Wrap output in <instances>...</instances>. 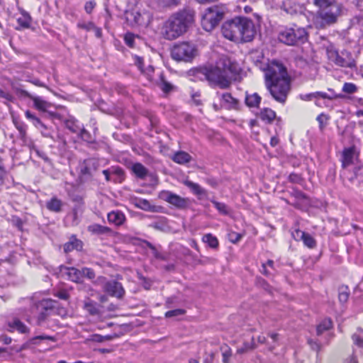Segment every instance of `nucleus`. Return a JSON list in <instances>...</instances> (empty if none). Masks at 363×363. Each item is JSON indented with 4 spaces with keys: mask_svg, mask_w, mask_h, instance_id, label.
Masks as SVG:
<instances>
[{
    "mask_svg": "<svg viewBox=\"0 0 363 363\" xmlns=\"http://www.w3.org/2000/svg\"><path fill=\"white\" fill-rule=\"evenodd\" d=\"M266 86L272 96L284 104L291 89V79L282 64L273 61L264 71Z\"/></svg>",
    "mask_w": 363,
    "mask_h": 363,
    "instance_id": "f257e3e1",
    "label": "nucleus"
},
{
    "mask_svg": "<svg viewBox=\"0 0 363 363\" xmlns=\"http://www.w3.org/2000/svg\"><path fill=\"white\" fill-rule=\"evenodd\" d=\"M240 71L238 65L230 60L227 56H221L213 67H201L197 69L198 74H202L212 84L221 89H225L230 84V80Z\"/></svg>",
    "mask_w": 363,
    "mask_h": 363,
    "instance_id": "f03ea898",
    "label": "nucleus"
},
{
    "mask_svg": "<svg viewBox=\"0 0 363 363\" xmlns=\"http://www.w3.org/2000/svg\"><path fill=\"white\" fill-rule=\"evenodd\" d=\"M221 30L224 38L237 43L252 41L256 33L253 21L246 17H235L225 21Z\"/></svg>",
    "mask_w": 363,
    "mask_h": 363,
    "instance_id": "7ed1b4c3",
    "label": "nucleus"
},
{
    "mask_svg": "<svg viewBox=\"0 0 363 363\" xmlns=\"http://www.w3.org/2000/svg\"><path fill=\"white\" fill-rule=\"evenodd\" d=\"M314 5L318 8L314 23L318 28H325L336 23L344 14V6L334 0H314Z\"/></svg>",
    "mask_w": 363,
    "mask_h": 363,
    "instance_id": "20e7f679",
    "label": "nucleus"
},
{
    "mask_svg": "<svg viewBox=\"0 0 363 363\" xmlns=\"http://www.w3.org/2000/svg\"><path fill=\"white\" fill-rule=\"evenodd\" d=\"M194 20V12L189 9L179 11L172 15L164 23L162 35L165 39L172 40L186 33Z\"/></svg>",
    "mask_w": 363,
    "mask_h": 363,
    "instance_id": "39448f33",
    "label": "nucleus"
},
{
    "mask_svg": "<svg viewBox=\"0 0 363 363\" xmlns=\"http://www.w3.org/2000/svg\"><path fill=\"white\" fill-rule=\"evenodd\" d=\"M308 35L305 28L297 26L285 28L279 34V41L287 45L303 43L306 41Z\"/></svg>",
    "mask_w": 363,
    "mask_h": 363,
    "instance_id": "423d86ee",
    "label": "nucleus"
},
{
    "mask_svg": "<svg viewBox=\"0 0 363 363\" xmlns=\"http://www.w3.org/2000/svg\"><path fill=\"white\" fill-rule=\"evenodd\" d=\"M196 52L194 44L182 42L173 46L171 55L176 61L190 62L196 55Z\"/></svg>",
    "mask_w": 363,
    "mask_h": 363,
    "instance_id": "0eeeda50",
    "label": "nucleus"
},
{
    "mask_svg": "<svg viewBox=\"0 0 363 363\" xmlns=\"http://www.w3.org/2000/svg\"><path fill=\"white\" fill-rule=\"evenodd\" d=\"M124 16L127 24L133 28L146 27L151 21L149 13H140L135 9L125 11Z\"/></svg>",
    "mask_w": 363,
    "mask_h": 363,
    "instance_id": "6e6552de",
    "label": "nucleus"
},
{
    "mask_svg": "<svg viewBox=\"0 0 363 363\" xmlns=\"http://www.w3.org/2000/svg\"><path fill=\"white\" fill-rule=\"evenodd\" d=\"M223 18V13L216 8L208 9L201 19V25L206 31L212 30Z\"/></svg>",
    "mask_w": 363,
    "mask_h": 363,
    "instance_id": "1a4fd4ad",
    "label": "nucleus"
},
{
    "mask_svg": "<svg viewBox=\"0 0 363 363\" xmlns=\"http://www.w3.org/2000/svg\"><path fill=\"white\" fill-rule=\"evenodd\" d=\"M159 197L177 208L184 209L189 205V199L188 198L181 197L169 191H162L159 194Z\"/></svg>",
    "mask_w": 363,
    "mask_h": 363,
    "instance_id": "9d476101",
    "label": "nucleus"
},
{
    "mask_svg": "<svg viewBox=\"0 0 363 363\" xmlns=\"http://www.w3.org/2000/svg\"><path fill=\"white\" fill-rule=\"evenodd\" d=\"M216 96L219 99V104L213 103V106L216 111H218L221 108H225L227 110L238 109L239 102L233 98L229 93H216Z\"/></svg>",
    "mask_w": 363,
    "mask_h": 363,
    "instance_id": "9b49d317",
    "label": "nucleus"
},
{
    "mask_svg": "<svg viewBox=\"0 0 363 363\" xmlns=\"http://www.w3.org/2000/svg\"><path fill=\"white\" fill-rule=\"evenodd\" d=\"M104 291L112 296L121 298L124 294L122 285L116 281H108L104 284Z\"/></svg>",
    "mask_w": 363,
    "mask_h": 363,
    "instance_id": "f8f14e48",
    "label": "nucleus"
},
{
    "mask_svg": "<svg viewBox=\"0 0 363 363\" xmlns=\"http://www.w3.org/2000/svg\"><path fill=\"white\" fill-rule=\"evenodd\" d=\"M133 60L135 65L138 67L141 73L145 75L150 81H152L155 72L154 67L151 65H148L145 67L143 59L140 57L134 56Z\"/></svg>",
    "mask_w": 363,
    "mask_h": 363,
    "instance_id": "ddd939ff",
    "label": "nucleus"
},
{
    "mask_svg": "<svg viewBox=\"0 0 363 363\" xmlns=\"http://www.w3.org/2000/svg\"><path fill=\"white\" fill-rule=\"evenodd\" d=\"M83 308L90 315L100 317L102 315V306L89 298L84 301Z\"/></svg>",
    "mask_w": 363,
    "mask_h": 363,
    "instance_id": "4468645a",
    "label": "nucleus"
},
{
    "mask_svg": "<svg viewBox=\"0 0 363 363\" xmlns=\"http://www.w3.org/2000/svg\"><path fill=\"white\" fill-rule=\"evenodd\" d=\"M292 235L296 240H303L304 245L309 248H314L316 245L315 239L310 234L303 231L296 230Z\"/></svg>",
    "mask_w": 363,
    "mask_h": 363,
    "instance_id": "2eb2a0df",
    "label": "nucleus"
},
{
    "mask_svg": "<svg viewBox=\"0 0 363 363\" xmlns=\"http://www.w3.org/2000/svg\"><path fill=\"white\" fill-rule=\"evenodd\" d=\"M300 98L304 101H311L313 99H317V101H315V104L319 106L320 104L318 101V99L319 98L333 99L335 98H344V96L342 94H337V95H335L334 96H328L325 92L317 91V92L311 93V94H301L300 96Z\"/></svg>",
    "mask_w": 363,
    "mask_h": 363,
    "instance_id": "dca6fc26",
    "label": "nucleus"
},
{
    "mask_svg": "<svg viewBox=\"0 0 363 363\" xmlns=\"http://www.w3.org/2000/svg\"><path fill=\"white\" fill-rule=\"evenodd\" d=\"M335 64L345 67H352L355 66V62L351 53L346 50L341 52Z\"/></svg>",
    "mask_w": 363,
    "mask_h": 363,
    "instance_id": "f3484780",
    "label": "nucleus"
},
{
    "mask_svg": "<svg viewBox=\"0 0 363 363\" xmlns=\"http://www.w3.org/2000/svg\"><path fill=\"white\" fill-rule=\"evenodd\" d=\"M357 156L355 147L352 146L345 148L342 152V165L343 168H346L353 163V160Z\"/></svg>",
    "mask_w": 363,
    "mask_h": 363,
    "instance_id": "a211bd4d",
    "label": "nucleus"
},
{
    "mask_svg": "<svg viewBox=\"0 0 363 363\" xmlns=\"http://www.w3.org/2000/svg\"><path fill=\"white\" fill-rule=\"evenodd\" d=\"M281 8L286 13L290 15L296 14L301 10L299 4L292 0H284Z\"/></svg>",
    "mask_w": 363,
    "mask_h": 363,
    "instance_id": "6ab92c4d",
    "label": "nucleus"
},
{
    "mask_svg": "<svg viewBox=\"0 0 363 363\" xmlns=\"http://www.w3.org/2000/svg\"><path fill=\"white\" fill-rule=\"evenodd\" d=\"M82 249V242L72 236L69 240L64 245V252L68 253L69 252L76 250H81Z\"/></svg>",
    "mask_w": 363,
    "mask_h": 363,
    "instance_id": "aec40b11",
    "label": "nucleus"
},
{
    "mask_svg": "<svg viewBox=\"0 0 363 363\" xmlns=\"http://www.w3.org/2000/svg\"><path fill=\"white\" fill-rule=\"evenodd\" d=\"M171 158L174 162L179 164H186L192 160L191 156L184 151L176 152Z\"/></svg>",
    "mask_w": 363,
    "mask_h": 363,
    "instance_id": "412c9836",
    "label": "nucleus"
},
{
    "mask_svg": "<svg viewBox=\"0 0 363 363\" xmlns=\"http://www.w3.org/2000/svg\"><path fill=\"white\" fill-rule=\"evenodd\" d=\"M32 101L33 102V107L39 111L46 112L51 106V103L38 96H34Z\"/></svg>",
    "mask_w": 363,
    "mask_h": 363,
    "instance_id": "4be33fe9",
    "label": "nucleus"
},
{
    "mask_svg": "<svg viewBox=\"0 0 363 363\" xmlns=\"http://www.w3.org/2000/svg\"><path fill=\"white\" fill-rule=\"evenodd\" d=\"M88 230L96 235H108L111 233V229L108 227L104 226L99 224H92L88 227Z\"/></svg>",
    "mask_w": 363,
    "mask_h": 363,
    "instance_id": "5701e85b",
    "label": "nucleus"
},
{
    "mask_svg": "<svg viewBox=\"0 0 363 363\" xmlns=\"http://www.w3.org/2000/svg\"><path fill=\"white\" fill-rule=\"evenodd\" d=\"M108 220L116 225H120L123 223L125 216L120 211H112L108 214Z\"/></svg>",
    "mask_w": 363,
    "mask_h": 363,
    "instance_id": "b1692460",
    "label": "nucleus"
},
{
    "mask_svg": "<svg viewBox=\"0 0 363 363\" xmlns=\"http://www.w3.org/2000/svg\"><path fill=\"white\" fill-rule=\"evenodd\" d=\"M63 122L66 128L69 129L71 132L74 133H78L80 130L81 125L73 116H69V118L65 119Z\"/></svg>",
    "mask_w": 363,
    "mask_h": 363,
    "instance_id": "393cba45",
    "label": "nucleus"
},
{
    "mask_svg": "<svg viewBox=\"0 0 363 363\" xmlns=\"http://www.w3.org/2000/svg\"><path fill=\"white\" fill-rule=\"evenodd\" d=\"M62 202L61 200L54 197L46 203V207L48 210L53 212H60L62 210Z\"/></svg>",
    "mask_w": 363,
    "mask_h": 363,
    "instance_id": "a878e982",
    "label": "nucleus"
},
{
    "mask_svg": "<svg viewBox=\"0 0 363 363\" xmlns=\"http://www.w3.org/2000/svg\"><path fill=\"white\" fill-rule=\"evenodd\" d=\"M134 174L140 179H144L148 174L147 169L141 163H135L132 167Z\"/></svg>",
    "mask_w": 363,
    "mask_h": 363,
    "instance_id": "bb28decb",
    "label": "nucleus"
},
{
    "mask_svg": "<svg viewBox=\"0 0 363 363\" xmlns=\"http://www.w3.org/2000/svg\"><path fill=\"white\" fill-rule=\"evenodd\" d=\"M9 326L12 329L18 330L21 333H27L29 331L28 327L17 318L10 322Z\"/></svg>",
    "mask_w": 363,
    "mask_h": 363,
    "instance_id": "cd10ccee",
    "label": "nucleus"
},
{
    "mask_svg": "<svg viewBox=\"0 0 363 363\" xmlns=\"http://www.w3.org/2000/svg\"><path fill=\"white\" fill-rule=\"evenodd\" d=\"M144 243L151 250L152 254L155 258L161 260H165L167 259L168 255L166 252H160L148 241H145Z\"/></svg>",
    "mask_w": 363,
    "mask_h": 363,
    "instance_id": "c85d7f7f",
    "label": "nucleus"
},
{
    "mask_svg": "<svg viewBox=\"0 0 363 363\" xmlns=\"http://www.w3.org/2000/svg\"><path fill=\"white\" fill-rule=\"evenodd\" d=\"M202 241L206 243L212 249H217L219 245V242L217 238L211 233L204 235L202 238Z\"/></svg>",
    "mask_w": 363,
    "mask_h": 363,
    "instance_id": "c756f323",
    "label": "nucleus"
},
{
    "mask_svg": "<svg viewBox=\"0 0 363 363\" xmlns=\"http://www.w3.org/2000/svg\"><path fill=\"white\" fill-rule=\"evenodd\" d=\"M261 97L257 94H247L245 97L246 105L249 107H258Z\"/></svg>",
    "mask_w": 363,
    "mask_h": 363,
    "instance_id": "7c9ffc66",
    "label": "nucleus"
},
{
    "mask_svg": "<svg viewBox=\"0 0 363 363\" xmlns=\"http://www.w3.org/2000/svg\"><path fill=\"white\" fill-rule=\"evenodd\" d=\"M276 117V113L271 108H264L260 112V118L263 121L271 123Z\"/></svg>",
    "mask_w": 363,
    "mask_h": 363,
    "instance_id": "2f4dec72",
    "label": "nucleus"
},
{
    "mask_svg": "<svg viewBox=\"0 0 363 363\" xmlns=\"http://www.w3.org/2000/svg\"><path fill=\"white\" fill-rule=\"evenodd\" d=\"M184 184L196 195H203L205 194V190L198 184L186 180L184 182Z\"/></svg>",
    "mask_w": 363,
    "mask_h": 363,
    "instance_id": "473e14b6",
    "label": "nucleus"
},
{
    "mask_svg": "<svg viewBox=\"0 0 363 363\" xmlns=\"http://www.w3.org/2000/svg\"><path fill=\"white\" fill-rule=\"evenodd\" d=\"M157 84L164 93H168L173 89V86L164 79L162 73L160 74V79L157 82Z\"/></svg>",
    "mask_w": 363,
    "mask_h": 363,
    "instance_id": "72a5a7b5",
    "label": "nucleus"
},
{
    "mask_svg": "<svg viewBox=\"0 0 363 363\" xmlns=\"http://www.w3.org/2000/svg\"><path fill=\"white\" fill-rule=\"evenodd\" d=\"M30 16L28 13L23 12L21 14V16L17 18V22L19 26L23 28H28L30 24Z\"/></svg>",
    "mask_w": 363,
    "mask_h": 363,
    "instance_id": "f704fd0d",
    "label": "nucleus"
},
{
    "mask_svg": "<svg viewBox=\"0 0 363 363\" xmlns=\"http://www.w3.org/2000/svg\"><path fill=\"white\" fill-rule=\"evenodd\" d=\"M223 356V362L228 363L232 356V350L228 345L223 344L220 347Z\"/></svg>",
    "mask_w": 363,
    "mask_h": 363,
    "instance_id": "c9c22d12",
    "label": "nucleus"
},
{
    "mask_svg": "<svg viewBox=\"0 0 363 363\" xmlns=\"http://www.w3.org/2000/svg\"><path fill=\"white\" fill-rule=\"evenodd\" d=\"M150 226L156 230L165 232L168 230L169 227L167 225L165 218H162L157 221L152 223Z\"/></svg>",
    "mask_w": 363,
    "mask_h": 363,
    "instance_id": "e433bc0d",
    "label": "nucleus"
},
{
    "mask_svg": "<svg viewBox=\"0 0 363 363\" xmlns=\"http://www.w3.org/2000/svg\"><path fill=\"white\" fill-rule=\"evenodd\" d=\"M14 93L22 99L29 98L32 100L33 95L30 94L26 90L23 89L21 86H13Z\"/></svg>",
    "mask_w": 363,
    "mask_h": 363,
    "instance_id": "4c0bfd02",
    "label": "nucleus"
},
{
    "mask_svg": "<svg viewBox=\"0 0 363 363\" xmlns=\"http://www.w3.org/2000/svg\"><path fill=\"white\" fill-rule=\"evenodd\" d=\"M332 327V321L330 319H325L320 324L317 326V334L320 335L324 331L329 330Z\"/></svg>",
    "mask_w": 363,
    "mask_h": 363,
    "instance_id": "58836bf2",
    "label": "nucleus"
},
{
    "mask_svg": "<svg viewBox=\"0 0 363 363\" xmlns=\"http://www.w3.org/2000/svg\"><path fill=\"white\" fill-rule=\"evenodd\" d=\"M111 174L116 176V177L113 179V181L115 182H121L123 179L124 172L120 167H112Z\"/></svg>",
    "mask_w": 363,
    "mask_h": 363,
    "instance_id": "ea45409f",
    "label": "nucleus"
},
{
    "mask_svg": "<svg viewBox=\"0 0 363 363\" xmlns=\"http://www.w3.org/2000/svg\"><path fill=\"white\" fill-rule=\"evenodd\" d=\"M352 340L358 347L363 348V330H359L352 335Z\"/></svg>",
    "mask_w": 363,
    "mask_h": 363,
    "instance_id": "a19ab883",
    "label": "nucleus"
},
{
    "mask_svg": "<svg viewBox=\"0 0 363 363\" xmlns=\"http://www.w3.org/2000/svg\"><path fill=\"white\" fill-rule=\"evenodd\" d=\"M214 207L223 215H228L229 213V208L224 203L212 201Z\"/></svg>",
    "mask_w": 363,
    "mask_h": 363,
    "instance_id": "79ce46f5",
    "label": "nucleus"
},
{
    "mask_svg": "<svg viewBox=\"0 0 363 363\" xmlns=\"http://www.w3.org/2000/svg\"><path fill=\"white\" fill-rule=\"evenodd\" d=\"M112 339L113 337L111 335L103 336L99 334H94L90 335V337L88 340L96 342H103L105 341L111 340Z\"/></svg>",
    "mask_w": 363,
    "mask_h": 363,
    "instance_id": "37998d69",
    "label": "nucleus"
},
{
    "mask_svg": "<svg viewBox=\"0 0 363 363\" xmlns=\"http://www.w3.org/2000/svg\"><path fill=\"white\" fill-rule=\"evenodd\" d=\"M56 304H57V302L52 299H43L40 302V306L43 308V309H44L46 311L55 308Z\"/></svg>",
    "mask_w": 363,
    "mask_h": 363,
    "instance_id": "c03bdc74",
    "label": "nucleus"
},
{
    "mask_svg": "<svg viewBox=\"0 0 363 363\" xmlns=\"http://www.w3.org/2000/svg\"><path fill=\"white\" fill-rule=\"evenodd\" d=\"M135 206L145 211H151L152 208L150 203L146 199H138L135 203Z\"/></svg>",
    "mask_w": 363,
    "mask_h": 363,
    "instance_id": "a18cd8bd",
    "label": "nucleus"
},
{
    "mask_svg": "<svg viewBox=\"0 0 363 363\" xmlns=\"http://www.w3.org/2000/svg\"><path fill=\"white\" fill-rule=\"evenodd\" d=\"M357 91V86L353 84L350 82H345L342 86V91L346 94H354Z\"/></svg>",
    "mask_w": 363,
    "mask_h": 363,
    "instance_id": "49530a36",
    "label": "nucleus"
},
{
    "mask_svg": "<svg viewBox=\"0 0 363 363\" xmlns=\"http://www.w3.org/2000/svg\"><path fill=\"white\" fill-rule=\"evenodd\" d=\"M327 55L330 60L335 63L340 54L333 47H328L327 48Z\"/></svg>",
    "mask_w": 363,
    "mask_h": 363,
    "instance_id": "de8ad7c7",
    "label": "nucleus"
},
{
    "mask_svg": "<svg viewBox=\"0 0 363 363\" xmlns=\"http://www.w3.org/2000/svg\"><path fill=\"white\" fill-rule=\"evenodd\" d=\"M349 297V291L347 287H341L339 290L338 298L341 303H345Z\"/></svg>",
    "mask_w": 363,
    "mask_h": 363,
    "instance_id": "09e8293b",
    "label": "nucleus"
},
{
    "mask_svg": "<svg viewBox=\"0 0 363 363\" xmlns=\"http://www.w3.org/2000/svg\"><path fill=\"white\" fill-rule=\"evenodd\" d=\"M185 313V311L184 309H175L169 311L165 313L166 318H173L179 315H182Z\"/></svg>",
    "mask_w": 363,
    "mask_h": 363,
    "instance_id": "8fccbe9b",
    "label": "nucleus"
},
{
    "mask_svg": "<svg viewBox=\"0 0 363 363\" xmlns=\"http://www.w3.org/2000/svg\"><path fill=\"white\" fill-rule=\"evenodd\" d=\"M52 340V341H55V338L52 336H48V335H38V336H35L33 338H31L29 342L31 344H37V340Z\"/></svg>",
    "mask_w": 363,
    "mask_h": 363,
    "instance_id": "3c124183",
    "label": "nucleus"
},
{
    "mask_svg": "<svg viewBox=\"0 0 363 363\" xmlns=\"http://www.w3.org/2000/svg\"><path fill=\"white\" fill-rule=\"evenodd\" d=\"M124 40L128 46L133 48L134 46L135 36L132 33H127L124 36Z\"/></svg>",
    "mask_w": 363,
    "mask_h": 363,
    "instance_id": "603ef678",
    "label": "nucleus"
},
{
    "mask_svg": "<svg viewBox=\"0 0 363 363\" xmlns=\"http://www.w3.org/2000/svg\"><path fill=\"white\" fill-rule=\"evenodd\" d=\"M78 134H79L81 138L84 140L89 141L91 139L90 133L82 127H80V130Z\"/></svg>",
    "mask_w": 363,
    "mask_h": 363,
    "instance_id": "864d4df0",
    "label": "nucleus"
},
{
    "mask_svg": "<svg viewBox=\"0 0 363 363\" xmlns=\"http://www.w3.org/2000/svg\"><path fill=\"white\" fill-rule=\"evenodd\" d=\"M229 240L233 243L238 242L242 238V235L239 233L232 232L229 234Z\"/></svg>",
    "mask_w": 363,
    "mask_h": 363,
    "instance_id": "5fc2aeb1",
    "label": "nucleus"
},
{
    "mask_svg": "<svg viewBox=\"0 0 363 363\" xmlns=\"http://www.w3.org/2000/svg\"><path fill=\"white\" fill-rule=\"evenodd\" d=\"M328 120V117L323 113L320 114L317 117V121H318V123L320 124V128H323L324 127V125Z\"/></svg>",
    "mask_w": 363,
    "mask_h": 363,
    "instance_id": "6e6d98bb",
    "label": "nucleus"
},
{
    "mask_svg": "<svg viewBox=\"0 0 363 363\" xmlns=\"http://www.w3.org/2000/svg\"><path fill=\"white\" fill-rule=\"evenodd\" d=\"M289 180L292 183L298 184L301 181V177L300 175L293 173L289 176Z\"/></svg>",
    "mask_w": 363,
    "mask_h": 363,
    "instance_id": "4d7b16f0",
    "label": "nucleus"
},
{
    "mask_svg": "<svg viewBox=\"0 0 363 363\" xmlns=\"http://www.w3.org/2000/svg\"><path fill=\"white\" fill-rule=\"evenodd\" d=\"M96 6V3L94 1H89L86 2L84 6L85 11L86 13H91L92 10Z\"/></svg>",
    "mask_w": 363,
    "mask_h": 363,
    "instance_id": "13d9d810",
    "label": "nucleus"
},
{
    "mask_svg": "<svg viewBox=\"0 0 363 363\" xmlns=\"http://www.w3.org/2000/svg\"><path fill=\"white\" fill-rule=\"evenodd\" d=\"M139 279L143 281V286L145 289H149L151 286L150 280L146 279L141 274H139Z\"/></svg>",
    "mask_w": 363,
    "mask_h": 363,
    "instance_id": "bf43d9fd",
    "label": "nucleus"
},
{
    "mask_svg": "<svg viewBox=\"0 0 363 363\" xmlns=\"http://www.w3.org/2000/svg\"><path fill=\"white\" fill-rule=\"evenodd\" d=\"M25 116L26 118L30 120L32 123L38 118V117L35 114L32 113L29 110H27L25 112Z\"/></svg>",
    "mask_w": 363,
    "mask_h": 363,
    "instance_id": "052dcab7",
    "label": "nucleus"
},
{
    "mask_svg": "<svg viewBox=\"0 0 363 363\" xmlns=\"http://www.w3.org/2000/svg\"><path fill=\"white\" fill-rule=\"evenodd\" d=\"M33 125H35L37 128H43L47 129V126L40 121L39 118H38L33 123Z\"/></svg>",
    "mask_w": 363,
    "mask_h": 363,
    "instance_id": "680f3d73",
    "label": "nucleus"
},
{
    "mask_svg": "<svg viewBox=\"0 0 363 363\" xmlns=\"http://www.w3.org/2000/svg\"><path fill=\"white\" fill-rule=\"evenodd\" d=\"M48 316V313L46 311L40 313L38 317V322L40 324L43 321H44Z\"/></svg>",
    "mask_w": 363,
    "mask_h": 363,
    "instance_id": "e2e57ef3",
    "label": "nucleus"
},
{
    "mask_svg": "<svg viewBox=\"0 0 363 363\" xmlns=\"http://www.w3.org/2000/svg\"><path fill=\"white\" fill-rule=\"evenodd\" d=\"M78 26L87 30H91L94 28V25L92 23L79 24Z\"/></svg>",
    "mask_w": 363,
    "mask_h": 363,
    "instance_id": "0e129e2a",
    "label": "nucleus"
},
{
    "mask_svg": "<svg viewBox=\"0 0 363 363\" xmlns=\"http://www.w3.org/2000/svg\"><path fill=\"white\" fill-rule=\"evenodd\" d=\"M102 173L105 176L106 181L113 180V178L111 177V174H111V169H104V170H103Z\"/></svg>",
    "mask_w": 363,
    "mask_h": 363,
    "instance_id": "69168bd1",
    "label": "nucleus"
},
{
    "mask_svg": "<svg viewBox=\"0 0 363 363\" xmlns=\"http://www.w3.org/2000/svg\"><path fill=\"white\" fill-rule=\"evenodd\" d=\"M57 297L62 300H67L69 298V295L67 292L62 291L57 294Z\"/></svg>",
    "mask_w": 363,
    "mask_h": 363,
    "instance_id": "338daca9",
    "label": "nucleus"
},
{
    "mask_svg": "<svg viewBox=\"0 0 363 363\" xmlns=\"http://www.w3.org/2000/svg\"><path fill=\"white\" fill-rule=\"evenodd\" d=\"M33 84L36 85V86H42V87H45V84L42 83L40 80L38 79H35L33 81L31 82Z\"/></svg>",
    "mask_w": 363,
    "mask_h": 363,
    "instance_id": "774afa93",
    "label": "nucleus"
}]
</instances>
